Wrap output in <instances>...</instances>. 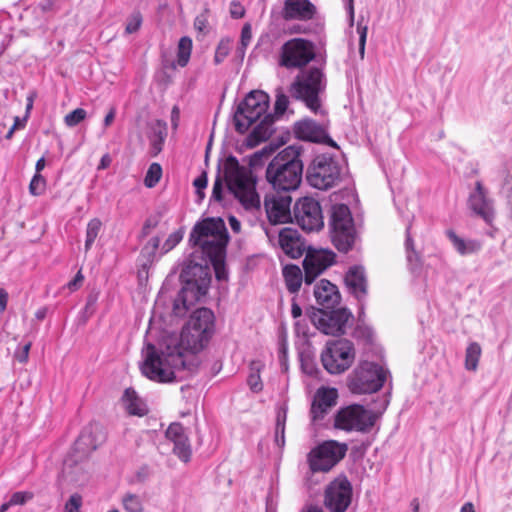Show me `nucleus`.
Returning <instances> with one entry per match:
<instances>
[{
  "label": "nucleus",
  "instance_id": "obj_1",
  "mask_svg": "<svg viewBox=\"0 0 512 512\" xmlns=\"http://www.w3.org/2000/svg\"><path fill=\"white\" fill-rule=\"evenodd\" d=\"M213 333L209 330H190L183 328L179 346L175 352L162 357L155 345L148 343L142 351L143 362L140 365L142 374L158 383H170L176 379L175 372L187 370L195 373L199 367L195 353L201 351L210 341Z\"/></svg>",
  "mask_w": 512,
  "mask_h": 512
},
{
  "label": "nucleus",
  "instance_id": "obj_2",
  "mask_svg": "<svg viewBox=\"0 0 512 512\" xmlns=\"http://www.w3.org/2000/svg\"><path fill=\"white\" fill-rule=\"evenodd\" d=\"M217 172L211 199L217 202L222 201L223 181H225L229 192L246 210L260 208V196L256 191L257 179L250 167L240 165L235 156L229 155L223 164L219 162Z\"/></svg>",
  "mask_w": 512,
  "mask_h": 512
},
{
  "label": "nucleus",
  "instance_id": "obj_3",
  "mask_svg": "<svg viewBox=\"0 0 512 512\" xmlns=\"http://www.w3.org/2000/svg\"><path fill=\"white\" fill-rule=\"evenodd\" d=\"M228 231L223 219L206 218L195 224L189 235L191 247H199L200 253L207 256L208 265H212L219 281L227 278L224 267L225 249Z\"/></svg>",
  "mask_w": 512,
  "mask_h": 512
},
{
  "label": "nucleus",
  "instance_id": "obj_4",
  "mask_svg": "<svg viewBox=\"0 0 512 512\" xmlns=\"http://www.w3.org/2000/svg\"><path fill=\"white\" fill-rule=\"evenodd\" d=\"M193 248L195 250L184 263L180 273L182 288L173 305L176 314H180L181 309L186 312L194 303L204 297L211 283V271L207 256L200 253L199 247Z\"/></svg>",
  "mask_w": 512,
  "mask_h": 512
},
{
  "label": "nucleus",
  "instance_id": "obj_5",
  "mask_svg": "<svg viewBox=\"0 0 512 512\" xmlns=\"http://www.w3.org/2000/svg\"><path fill=\"white\" fill-rule=\"evenodd\" d=\"M301 154L300 146L290 145L271 159L265 177L274 190L290 192L299 187L303 176Z\"/></svg>",
  "mask_w": 512,
  "mask_h": 512
},
{
  "label": "nucleus",
  "instance_id": "obj_6",
  "mask_svg": "<svg viewBox=\"0 0 512 512\" xmlns=\"http://www.w3.org/2000/svg\"><path fill=\"white\" fill-rule=\"evenodd\" d=\"M326 77L317 67L302 70L289 87L295 100L301 101L314 114H323L322 95L326 89Z\"/></svg>",
  "mask_w": 512,
  "mask_h": 512
},
{
  "label": "nucleus",
  "instance_id": "obj_7",
  "mask_svg": "<svg viewBox=\"0 0 512 512\" xmlns=\"http://www.w3.org/2000/svg\"><path fill=\"white\" fill-rule=\"evenodd\" d=\"M345 175L340 160L330 154L317 155L306 170L307 183L318 190H329L339 185Z\"/></svg>",
  "mask_w": 512,
  "mask_h": 512
},
{
  "label": "nucleus",
  "instance_id": "obj_8",
  "mask_svg": "<svg viewBox=\"0 0 512 512\" xmlns=\"http://www.w3.org/2000/svg\"><path fill=\"white\" fill-rule=\"evenodd\" d=\"M329 233L333 245L339 252L347 253L353 248L357 232L347 205L336 204L331 207Z\"/></svg>",
  "mask_w": 512,
  "mask_h": 512
},
{
  "label": "nucleus",
  "instance_id": "obj_9",
  "mask_svg": "<svg viewBox=\"0 0 512 512\" xmlns=\"http://www.w3.org/2000/svg\"><path fill=\"white\" fill-rule=\"evenodd\" d=\"M269 95L261 90H253L239 103L234 113L235 129L245 133L262 116L269 107Z\"/></svg>",
  "mask_w": 512,
  "mask_h": 512
},
{
  "label": "nucleus",
  "instance_id": "obj_10",
  "mask_svg": "<svg viewBox=\"0 0 512 512\" xmlns=\"http://www.w3.org/2000/svg\"><path fill=\"white\" fill-rule=\"evenodd\" d=\"M355 359V349L347 339L331 340L321 353L323 367L330 374H341L348 370Z\"/></svg>",
  "mask_w": 512,
  "mask_h": 512
},
{
  "label": "nucleus",
  "instance_id": "obj_11",
  "mask_svg": "<svg viewBox=\"0 0 512 512\" xmlns=\"http://www.w3.org/2000/svg\"><path fill=\"white\" fill-rule=\"evenodd\" d=\"M387 373L379 364L363 361L354 370L349 388L354 394L375 393L383 387Z\"/></svg>",
  "mask_w": 512,
  "mask_h": 512
},
{
  "label": "nucleus",
  "instance_id": "obj_12",
  "mask_svg": "<svg viewBox=\"0 0 512 512\" xmlns=\"http://www.w3.org/2000/svg\"><path fill=\"white\" fill-rule=\"evenodd\" d=\"M306 314L313 325L326 335H342L352 313L347 308L318 309L310 307Z\"/></svg>",
  "mask_w": 512,
  "mask_h": 512
},
{
  "label": "nucleus",
  "instance_id": "obj_13",
  "mask_svg": "<svg viewBox=\"0 0 512 512\" xmlns=\"http://www.w3.org/2000/svg\"><path fill=\"white\" fill-rule=\"evenodd\" d=\"M347 449L348 447L345 443H339L335 440H328L319 444L307 456L311 472L330 471L345 457Z\"/></svg>",
  "mask_w": 512,
  "mask_h": 512
},
{
  "label": "nucleus",
  "instance_id": "obj_14",
  "mask_svg": "<svg viewBox=\"0 0 512 512\" xmlns=\"http://www.w3.org/2000/svg\"><path fill=\"white\" fill-rule=\"evenodd\" d=\"M375 415L360 404L340 408L334 415V427L344 431L368 432L375 424Z\"/></svg>",
  "mask_w": 512,
  "mask_h": 512
},
{
  "label": "nucleus",
  "instance_id": "obj_15",
  "mask_svg": "<svg viewBox=\"0 0 512 512\" xmlns=\"http://www.w3.org/2000/svg\"><path fill=\"white\" fill-rule=\"evenodd\" d=\"M314 57V45L311 41L293 38L282 45L279 64L287 69L302 68Z\"/></svg>",
  "mask_w": 512,
  "mask_h": 512
},
{
  "label": "nucleus",
  "instance_id": "obj_16",
  "mask_svg": "<svg viewBox=\"0 0 512 512\" xmlns=\"http://www.w3.org/2000/svg\"><path fill=\"white\" fill-rule=\"evenodd\" d=\"M296 223L307 232L319 231L324 226L320 203L312 197L300 198L294 205Z\"/></svg>",
  "mask_w": 512,
  "mask_h": 512
},
{
  "label": "nucleus",
  "instance_id": "obj_17",
  "mask_svg": "<svg viewBox=\"0 0 512 512\" xmlns=\"http://www.w3.org/2000/svg\"><path fill=\"white\" fill-rule=\"evenodd\" d=\"M352 500V485L346 476L331 481L324 492V506L329 512H345Z\"/></svg>",
  "mask_w": 512,
  "mask_h": 512
},
{
  "label": "nucleus",
  "instance_id": "obj_18",
  "mask_svg": "<svg viewBox=\"0 0 512 512\" xmlns=\"http://www.w3.org/2000/svg\"><path fill=\"white\" fill-rule=\"evenodd\" d=\"M335 257L331 250L309 249L303 261L305 284H312L323 271L334 264Z\"/></svg>",
  "mask_w": 512,
  "mask_h": 512
},
{
  "label": "nucleus",
  "instance_id": "obj_19",
  "mask_svg": "<svg viewBox=\"0 0 512 512\" xmlns=\"http://www.w3.org/2000/svg\"><path fill=\"white\" fill-rule=\"evenodd\" d=\"M106 441V432L99 423L92 422L85 426L74 443V449L80 458L89 456Z\"/></svg>",
  "mask_w": 512,
  "mask_h": 512
},
{
  "label": "nucleus",
  "instance_id": "obj_20",
  "mask_svg": "<svg viewBox=\"0 0 512 512\" xmlns=\"http://www.w3.org/2000/svg\"><path fill=\"white\" fill-rule=\"evenodd\" d=\"M295 136L304 141L314 143H327L336 147V143L329 137L326 128L310 118H305L295 123Z\"/></svg>",
  "mask_w": 512,
  "mask_h": 512
},
{
  "label": "nucleus",
  "instance_id": "obj_21",
  "mask_svg": "<svg viewBox=\"0 0 512 512\" xmlns=\"http://www.w3.org/2000/svg\"><path fill=\"white\" fill-rule=\"evenodd\" d=\"M291 202L292 198L287 194L266 196L264 206L269 222L271 224L289 222L291 220Z\"/></svg>",
  "mask_w": 512,
  "mask_h": 512
},
{
  "label": "nucleus",
  "instance_id": "obj_22",
  "mask_svg": "<svg viewBox=\"0 0 512 512\" xmlns=\"http://www.w3.org/2000/svg\"><path fill=\"white\" fill-rule=\"evenodd\" d=\"M344 282L348 292L358 301H365L368 295V280L362 265H353L347 270Z\"/></svg>",
  "mask_w": 512,
  "mask_h": 512
},
{
  "label": "nucleus",
  "instance_id": "obj_23",
  "mask_svg": "<svg viewBox=\"0 0 512 512\" xmlns=\"http://www.w3.org/2000/svg\"><path fill=\"white\" fill-rule=\"evenodd\" d=\"M469 208L487 224H491L494 219V210L492 200L487 197V192L481 181L475 183V190L468 198Z\"/></svg>",
  "mask_w": 512,
  "mask_h": 512
},
{
  "label": "nucleus",
  "instance_id": "obj_24",
  "mask_svg": "<svg viewBox=\"0 0 512 512\" xmlns=\"http://www.w3.org/2000/svg\"><path fill=\"white\" fill-rule=\"evenodd\" d=\"M337 397L338 393L335 388H319L310 409L312 421L323 420L328 410L336 404Z\"/></svg>",
  "mask_w": 512,
  "mask_h": 512
},
{
  "label": "nucleus",
  "instance_id": "obj_25",
  "mask_svg": "<svg viewBox=\"0 0 512 512\" xmlns=\"http://www.w3.org/2000/svg\"><path fill=\"white\" fill-rule=\"evenodd\" d=\"M279 244L284 253L293 259L300 258L306 251L299 232L292 228H283L279 232Z\"/></svg>",
  "mask_w": 512,
  "mask_h": 512
},
{
  "label": "nucleus",
  "instance_id": "obj_26",
  "mask_svg": "<svg viewBox=\"0 0 512 512\" xmlns=\"http://www.w3.org/2000/svg\"><path fill=\"white\" fill-rule=\"evenodd\" d=\"M315 13L316 7L309 0H285L282 15L285 20H309Z\"/></svg>",
  "mask_w": 512,
  "mask_h": 512
},
{
  "label": "nucleus",
  "instance_id": "obj_27",
  "mask_svg": "<svg viewBox=\"0 0 512 512\" xmlns=\"http://www.w3.org/2000/svg\"><path fill=\"white\" fill-rule=\"evenodd\" d=\"M314 296L317 303L325 309L334 308L340 301L337 287L326 279H322L314 287Z\"/></svg>",
  "mask_w": 512,
  "mask_h": 512
},
{
  "label": "nucleus",
  "instance_id": "obj_28",
  "mask_svg": "<svg viewBox=\"0 0 512 512\" xmlns=\"http://www.w3.org/2000/svg\"><path fill=\"white\" fill-rule=\"evenodd\" d=\"M183 328L190 330H209L214 334L215 331V316L212 310L206 307L195 310L190 316L188 322Z\"/></svg>",
  "mask_w": 512,
  "mask_h": 512
},
{
  "label": "nucleus",
  "instance_id": "obj_29",
  "mask_svg": "<svg viewBox=\"0 0 512 512\" xmlns=\"http://www.w3.org/2000/svg\"><path fill=\"white\" fill-rule=\"evenodd\" d=\"M274 131V115L266 114L249 134L247 143L249 146H256L269 139Z\"/></svg>",
  "mask_w": 512,
  "mask_h": 512
},
{
  "label": "nucleus",
  "instance_id": "obj_30",
  "mask_svg": "<svg viewBox=\"0 0 512 512\" xmlns=\"http://www.w3.org/2000/svg\"><path fill=\"white\" fill-rule=\"evenodd\" d=\"M446 235L452 242L453 247L460 255H469L481 249V243L477 240H465L459 237L453 230H447Z\"/></svg>",
  "mask_w": 512,
  "mask_h": 512
},
{
  "label": "nucleus",
  "instance_id": "obj_31",
  "mask_svg": "<svg viewBox=\"0 0 512 512\" xmlns=\"http://www.w3.org/2000/svg\"><path fill=\"white\" fill-rule=\"evenodd\" d=\"M122 399L129 414L136 416H143L146 414L147 409L145 405L138 398L136 392L133 389L127 388Z\"/></svg>",
  "mask_w": 512,
  "mask_h": 512
},
{
  "label": "nucleus",
  "instance_id": "obj_32",
  "mask_svg": "<svg viewBox=\"0 0 512 512\" xmlns=\"http://www.w3.org/2000/svg\"><path fill=\"white\" fill-rule=\"evenodd\" d=\"M167 136V125L158 120L152 128V134L149 136L153 155H157L163 149V144Z\"/></svg>",
  "mask_w": 512,
  "mask_h": 512
},
{
  "label": "nucleus",
  "instance_id": "obj_33",
  "mask_svg": "<svg viewBox=\"0 0 512 512\" xmlns=\"http://www.w3.org/2000/svg\"><path fill=\"white\" fill-rule=\"evenodd\" d=\"M285 283L290 293H296L299 291L302 283V272L296 265H287L283 270Z\"/></svg>",
  "mask_w": 512,
  "mask_h": 512
},
{
  "label": "nucleus",
  "instance_id": "obj_34",
  "mask_svg": "<svg viewBox=\"0 0 512 512\" xmlns=\"http://www.w3.org/2000/svg\"><path fill=\"white\" fill-rule=\"evenodd\" d=\"M405 248L407 254V261L409 267L412 271L417 270L421 266V261L419 255L416 253L414 249V242L411 237V222L409 221L406 226V240H405Z\"/></svg>",
  "mask_w": 512,
  "mask_h": 512
},
{
  "label": "nucleus",
  "instance_id": "obj_35",
  "mask_svg": "<svg viewBox=\"0 0 512 512\" xmlns=\"http://www.w3.org/2000/svg\"><path fill=\"white\" fill-rule=\"evenodd\" d=\"M262 367L263 364L260 361H252L250 363V374L247 378V384L254 393H259L263 390V383L260 376Z\"/></svg>",
  "mask_w": 512,
  "mask_h": 512
},
{
  "label": "nucleus",
  "instance_id": "obj_36",
  "mask_svg": "<svg viewBox=\"0 0 512 512\" xmlns=\"http://www.w3.org/2000/svg\"><path fill=\"white\" fill-rule=\"evenodd\" d=\"M192 51V39L188 36H183L178 42L177 48V64L180 67H185L191 56Z\"/></svg>",
  "mask_w": 512,
  "mask_h": 512
},
{
  "label": "nucleus",
  "instance_id": "obj_37",
  "mask_svg": "<svg viewBox=\"0 0 512 512\" xmlns=\"http://www.w3.org/2000/svg\"><path fill=\"white\" fill-rule=\"evenodd\" d=\"M122 506L126 512H144V501L140 495L127 492L122 497Z\"/></svg>",
  "mask_w": 512,
  "mask_h": 512
},
{
  "label": "nucleus",
  "instance_id": "obj_38",
  "mask_svg": "<svg viewBox=\"0 0 512 512\" xmlns=\"http://www.w3.org/2000/svg\"><path fill=\"white\" fill-rule=\"evenodd\" d=\"M481 347L477 342H472L466 348L465 368L469 371H475L481 356Z\"/></svg>",
  "mask_w": 512,
  "mask_h": 512
},
{
  "label": "nucleus",
  "instance_id": "obj_39",
  "mask_svg": "<svg viewBox=\"0 0 512 512\" xmlns=\"http://www.w3.org/2000/svg\"><path fill=\"white\" fill-rule=\"evenodd\" d=\"M102 229V221L99 218L91 219L86 228L85 252H88Z\"/></svg>",
  "mask_w": 512,
  "mask_h": 512
},
{
  "label": "nucleus",
  "instance_id": "obj_40",
  "mask_svg": "<svg viewBox=\"0 0 512 512\" xmlns=\"http://www.w3.org/2000/svg\"><path fill=\"white\" fill-rule=\"evenodd\" d=\"M286 408H281L277 412L276 425H275V443L279 447L285 445V424L287 417Z\"/></svg>",
  "mask_w": 512,
  "mask_h": 512
},
{
  "label": "nucleus",
  "instance_id": "obj_41",
  "mask_svg": "<svg viewBox=\"0 0 512 512\" xmlns=\"http://www.w3.org/2000/svg\"><path fill=\"white\" fill-rule=\"evenodd\" d=\"M173 453L183 462H188L191 459V446L188 437L173 442Z\"/></svg>",
  "mask_w": 512,
  "mask_h": 512
},
{
  "label": "nucleus",
  "instance_id": "obj_42",
  "mask_svg": "<svg viewBox=\"0 0 512 512\" xmlns=\"http://www.w3.org/2000/svg\"><path fill=\"white\" fill-rule=\"evenodd\" d=\"M162 176V167L158 163H152L145 175L144 184L148 188H152L156 186V184L160 181Z\"/></svg>",
  "mask_w": 512,
  "mask_h": 512
},
{
  "label": "nucleus",
  "instance_id": "obj_43",
  "mask_svg": "<svg viewBox=\"0 0 512 512\" xmlns=\"http://www.w3.org/2000/svg\"><path fill=\"white\" fill-rule=\"evenodd\" d=\"M289 105V97L284 93L281 87L276 89V100L274 105V113L276 116H282Z\"/></svg>",
  "mask_w": 512,
  "mask_h": 512
},
{
  "label": "nucleus",
  "instance_id": "obj_44",
  "mask_svg": "<svg viewBox=\"0 0 512 512\" xmlns=\"http://www.w3.org/2000/svg\"><path fill=\"white\" fill-rule=\"evenodd\" d=\"M87 117V112L83 108H77L64 117V123L67 127H75L84 121Z\"/></svg>",
  "mask_w": 512,
  "mask_h": 512
},
{
  "label": "nucleus",
  "instance_id": "obj_45",
  "mask_svg": "<svg viewBox=\"0 0 512 512\" xmlns=\"http://www.w3.org/2000/svg\"><path fill=\"white\" fill-rule=\"evenodd\" d=\"M46 188V179L39 173H35L29 184V192L33 196H39L44 193Z\"/></svg>",
  "mask_w": 512,
  "mask_h": 512
},
{
  "label": "nucleus",
  "instance_id": "obj_46",
  "mask_svg": "<svg viewBox=\"0 0 512 512\" xmlns=\"http://www.w3.org/2000/svg\"><path fill=\"white\" fill-rule=\"evenodd\" d=\"M231 50V40L230 39H222L217 47H216V51H215V56H214V62L215 64H220L224 61V59L228 56L229 52Z\"/></svg>",
  "mask_w": 512,
  "mask_h": 512
},
{
  "label": "nucleus",
  "instance_id": "obj_47",
  "mask_svg": "<svg viewBox=\"0 0 512 512\" xmlns=\"http://www.w3.org/2000/svg\"><path fill=\"white\" fill-rule=\"evenodd\" d=\"M165 436L172 443L178 440H181L187 435L184 432V427L180 423H171L165 432Z\"/></svg>",
  "mask_w": 512,
  "mask_h": 512
},
{
  "label": "nucleus",
  "instance_id": "obj_48",
  "mask_svg": "<svg viewBox=\"0 0 512 512\" xmlns=\"http://www.w3.org/2000/svg\"><path fill=\"white\" fill-rule=\"evenodd\" d=\"M141 24H142V15L140 14V12H134L127 19L125 32L127 34L135 33L140 29Z\"/></svg>",
  "mask_w": 512,
  "mask_h": 512
},
{
  "label": "nucleus",
  "instance_id": "obj_49",
  "mask_svg": "<svg viewBox=\"0 0 512 512\" xmlns=\"http://www.w3.org/2000/svg\"><path fill=\"white\" fill-rule=\"evenodd\" d=\"M182 239H183V231L182 230H177V231L171 233L163 244V247H162L163 251L165 253L169 252L175 246H177L181 242Z\"/></svg>",
  "mask_w": 512,
  "mask_h": 512
},
{
  "label": "nucleus",
  "instance_id": "obj_50",
  "mask_svg": "<svg viewBox=\"0 0 512 512\" xmlns=\"http://www.w3.org/2000/svg\"><path fill=\"white\" fill-rule=\"evenodd\" d=\"M82 496L78 493L72 494L65 503L64 512H80Z\"/></svg>",
  "mask_w": 512,
  "mask_h": 512
},
{
  "label": "nucleus",
  "instance_id": "obj_51",
  "mask_svg": "<svg viewBox=\"0 0 512 512\" xmlns=\"http://www.w3.org/2000/svg\"><path fill=\"white\" fill-rule=\"evenodd\" d=\"M367 25H364L362 21H358L357 23V33L359 34V54L361 59L364 58L365 55V45L367 39Z\"/></svg>",
  "mask_w": 512,
  "mask_h": 512
},
{
  "label": "nucleus",
  "instance_id": "obj_52",
  "mask_svg": "<svg viewBox=\"0 0 512 512\" xmlns=\"http://www.w3.org/2000/svg\"><path fill=\"white\" fill-rule=\"evenodd\" d=\"M33 498V494L27 491H18L11 495L9 505H24L27 501Z\"/></svg>",
  "mask_w": 512,
  "mask_h": 512
},
{
  "label": "nucleus",
  "instance_id": "obj_53",
  "mask_svg": "<svg viewBox=\"0 0 512 512\" xmlns=\"http://www.w3.org/2000/svg\"><path fill=\"white\" fill-rule=\"evenodd\" d=\"M194 28L199 33L205 35L208 32V15L207 10L199 14L194 20Z\"/></svg>",
  "mask_w": 512,
  "mask_h": 512
},
{
  "label": "nucleus",
  "instance_id": "obj_54",
  "mask_svg": "<svg viewBox=\"0 0 512 512\" xmlns=\"http://www.w3.org/2000/svg\"><path fill=\"white\" fill-rule=\"evenodd\" d=\"M208 184V177L207 173L204 171L202 172L194 181L193 185L196 188V193L198 194L200 199H203L205 194L203 190L207 187Z\"/></svg>",
  "mask_w": 512,
  "mask_h": 512
},
{
  "label": "nucleus",
  "instance_id": "obj_55",
  "mask_svg": "<svg viewBox=\"0 0 512 512\" xmlns=\"http://www.w3.org/2000/svg\"><path fill=\"white\" fill-rule=\"evenodd\" d=\"M270 156V152L267 150V148H263L260 151L255 152L251 157L249 161L250 167H257L260 165H263V159H268Z\"/></svg>",
  "mask_w": 512,
  "mask_h": 512
},
{
  "label": "nucleus",
  "instance_id": "obj_56",
  "mask_svg": "<svg viewBox=\"0 0 512 512\" xmlns=\"http://www.w3.org/2000/svg\"><path fill=\"white\" fill-rule=\"evenodd\" d=\"M251 39H252L251 26H250V24H245L241 30L240 44H243V46H248L250 44Z\"/></svg>",
  "mask_w": 512,
  "mask_h": 512
},
{
  "label": "nucleus",
  "instance_id": "obj_57",
  "mask_svg": "<svg viewBox=\"0 0 512 512\" xmlns=\"http://www.w3.org/2000/svg\"><path fill=\"white\" fill-rule=\"evenodd\" d=\"M25 124H26V122H23V118L20 119L18 116H16L14 118V123H13L12 127L9 129V131L5 135V138L11 139L13 137L15 130L18 128H23L25 126Z\"/></svg>",
  "mask_w": 512,
  "mask_h": 512
},
{
  "label": "nucleus",
  "instance_id": "obj_58",
  "mask_svg": "<svg viewBox=\"0 0 512 512\" xmlns=\"http://www.w3.org/2000/svg\"><path fill=\"white\" fill-rule=\"evenodd\" d=\"M158 225V220L154 218H148L142 228V235L147 236L151 229L155 228Z\"/></svg>",
  "mask_w": 512,
  "mask_h": 512
},
{
  "label": "nucleus",
  "instance_id": "obj_59",
  "mask_svg": "<svg viewBox=\"0 0 512 512\" xmlns=\"http://www.w3.org/2000/svg\"><path fill=\"white\" fill-rule=\"evenodd\" d=\"M83 275L81 274V272L79 271L75 277L68 282L67 284V287L71 290V291H74L76 290L80 285L81 283L83 282Z\"/></svg>",
  "mask_w": 512,
  "mask_h": 512
},
{
  "label": "nucleus",
  "instance_id": "obj_60",
  "mask_svg": "<svg viewBox=\"0 0 512 512\" xmlns=\"http://www.w3.org/2000/svg\"><path fill=\"white\" fill-rule=\"evenodd\" d=\"M230 13L233 18L239 19L244 16L245 11L239 3H232Z\"/></svg>",
  "mask_w": 512,
  "mask_h": 512
},
{
  "label": "nucleus",
  "instance_id": "obj_61",
  "mask_svg": "<svg viewBox=\"0 0 512 512\" xmlns=\"http://www.w3.org/2000/svg\"><path fill=\"white\" fill-rule=\"evenodd\" d=\"M35 93H30L27 97V104H26V110H25V116L23 117V122H27L30 112L33 108V102H34Z\"/></svg>",
  "mask_w": 512,
  "mask_h": 512
},
{
  "label": "nucleus",
  "instance_id": "obj_62",
  "mask_svg": "<svg viewBox=\"0 0 512 512\" xmlns=\"http://www.w3.org/2000/svg\"><path fill=\"white\" fill-rule=\"evenodd\" d=\"M115 116H116V108L111 107L104 118V121H103L104 127L110 126L112 124V122L114 121Z\"/></svg>",
  "mask_w": 512,
  "mask_h": 512
},
{
  "label": "nucleus",
  "instance_id": "obj_63",
  "mask_svg": "<svg viewBox=\"0 0 512 512\" xmlns=\"http://www.w3.org/2000/svg\"><path fill=\"white\" fill-rule=\"evenodd\" d=\"M346 10L349 16L350 26L354 23V0H347Z\"/></svg>",
  "mask_w": 512,
  "mask_h": 512
},
{
  "label": "nucleus",
  "instance_id": "obj_64",
  "mask_svg": "<svg viewBox=\"0 0 512 512\" xmlns=\"http://www.w3.org/2000/svg\"><path fill=\"white\" fill-rule=\"evenodd\" d=\"M8 303V293L5 289L0 288V310L4 311Z\"/></svg>",
  "mask_w": 512,
  "mask_h": 512
}]
</instances>
